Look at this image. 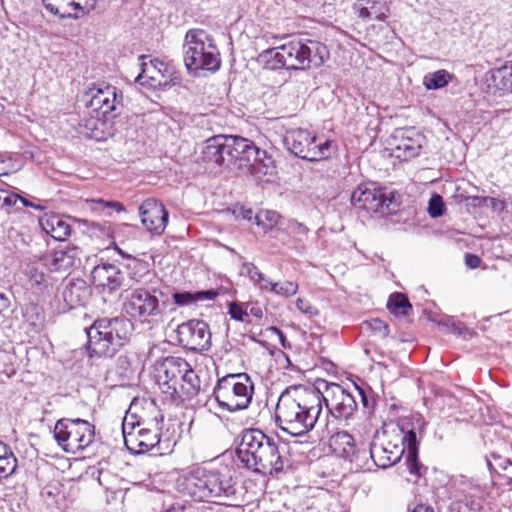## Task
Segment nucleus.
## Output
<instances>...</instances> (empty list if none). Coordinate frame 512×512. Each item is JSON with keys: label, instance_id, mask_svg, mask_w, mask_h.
Here are the masks:
<instances>
[{"label": "nucleus", "instance_id": "1", "mask_svg": "<svg viewBox=\"0 0 512 512\" xmlns=\"http://www.w3.org/2000/svg\"><path fill=\"white\" fill-rule=\"evenodd\" d=\"M290 436L304 440L290 441V457L299 453V463L307 464L313 442L309 441V432L314 428L321 413V391L311 384H290Z\"/></svg>", "mask_w": 512, "mask_h": 512}, {"label": "nucleus", "instance_id": "2", "mask_svg": "<svg viewBox=\"0 0 512 512\" xmlns=\"http://www.w3.org/2000/svg\"><path fill=\"white\" fill-rule=\"evenodd\" d=\"M176 489L183 496L196 502L228 504L236 499L237 485L231 470L207 469L197 467L180 475L176 480Z\"/></svg>", "mask_w": 512, "mask_h": 512}, {"label": "nucleus", "instance_id": "3", "mask_svg": "<svg viewBox=\"0 0 512 512\" xmlns=\"http://www.w3.org/2000/svg\"><path fill=\"white\" fill-rule=\"evenodd\" d=\"M154 375L164 399L179 405L194 398L200 390V379L182 357L168 356L155 364Z\"/></svg>", "mask_w": 512, "mask_h": 512}, {"label": "nucleus", "instance_id": "4", "mask_svg": "<svg viewBox=\"0 0 512 512\" xmlns=\"http://www.w3.org/2000/svg\"><path fill=\"white\" fill-rule=\"evenodd\" d=\"M133 324L125 316L96 319L86 328V349L90 358H112L128 341Z\"/></svg>", "mask_w": 512, "mask_h": 512}, {"label": "nucleus", "instance_id": "5", "mask_svg": "<svg viewBox=\"0 0 512 512\" xmlns=\"http://www.w3.org/2000/svg\"><path fill=\"white\" fill-rule=\"evenodd\" d=\"M183 60L189 72L220 69L221 58L214 37L202 28H191L184 36Z\"/></svg>", "mask_w": 512, "mask_h": 512}, {"label": "nucleus", "instance_id": "6", "mask_svg": "<svg viewBox=\"0 0 512 512\" xmlns=\"http://www.w3.org/2000/svg\"><path fill=\"white\" fill-rule=\"evenodd\" d=\"M161 294L155 288H129L122 294V311L131 323L134 320L149 326L156 325L165 313V304L159 299Z\"/></svg>", "mask_w": 512, "mask_h": 512}, {"label": "nucleus", "instance_id": "7", "mask_svg": "<svg viewBox=\"0 0 512 512\" xmlns=\"http://www.w3.org/2000/svg\"><path fill=\"white\" fill-rule=\"evenodd\" d=\"M254 394V384L246 373L228 374L220 378L213 397L222 410L236 412L247 409Z\"/></svg>", "mask_w": 512, "mask_h": 512}, {"label": "nucleus", "instance_id": "8", "mask_svg": "<svg viewBox=\"0 0 512 512\" xmlns=\"http://www.w3.org/2000/svg\"><path fill=\"white\" fill-rule=\"evenodd\" d=\"M408 449V431L401 428L376 432L370 444V456L375 465L387 469L397 464Z\"/></svg>", "mask_w": 512, "mask_h": 512}, {"label": "nucleus", "instance_id": "9", "mask_svg": "<svg viewBox=\"0 0 512 512\" xmlns=\"http://www.w3.org/2000/svg\"><path fill=\"white\" fill-rule=\"evenodd\" d=\"M53 434L65 452L77 454L93 443L95 426L80 418H61L55 423Z\"/></svg>", "mask_w": 512, "mask_h": 512}, {"label": "nucleus", "instance_id": "10", "mask_svg": "<svg viewBox=\"0 0 512 512\" xmlns=\"http://www.w3.org/2000/svg\"><path fill=\"white\" fill-rule=\"evenodd\" d=\"M85 106L89 116L95 119L98 124L105 125L116 117V111L122 107V93L115 86L104 87L92 86L85 92Z\"/></svg>", "mask_w": 512, "mask_h": 512}, {"label": "nucleus", "instance_id": "11", "mask_svg": "<svg viewBox=\"0 0 512 512\" xmlns=\"http://www.w3.org/2000/svg\"><path fill=\"white\" fill-rule=\"evenodd\" d=\"M351 202L356 208L367 211L370 214H393L398 210L396 194L381 188L376 183L360 184L351 195Z\"/></svg>", "mask_w": 512, "mask_h": 512}, {"label": "nucleus", "instance_id": "12", "mask_svg": "<svg viewBox=\"0 0 512 512\" xmlns=\"http://www.w3.org/2000/svg\"><path fill=\"white\" fill-rule=\"evenodd\" d=\"M327 55L326 46L322 43L290 34V58L295 61L290 63V70L320 67Z\"/></svg>", "mask_w": 512, "mask_h": 512}, {"label": "nucleus", "instance_id": "13", "mask_svg": "<svg viewBox=\"0 0 512 512\" xmlns=\"http://www.w3.org/2000/svg\"><path fill=\"white\" fill-rule=\"evenodd\" d=\"M322 383L325 391L321 393V403L324 402L329 414L338 420L350 419L357 409L355 397L337 383Z\"/></svg>", "mask_w": 512, "mask_h": 512}, {"label": "nucleus", "instance_id": "14", "mask_svg": "<svg viewBox=\"0 0 512 512\" xmlns=\"http://www.w3.org/2000/svg\"><path fill=\"white\" fill-rule=\"evenodd\" d=\"M179 344L191 351H206L211 346V332L203 320L191 319L177 327Z\"/></svg>", "mask_w": 512, "mask_h": 512}, {"label": "nucleus", "instance_id": "15", "mask_svg": "<svg viewBox=\"0 0 512 512\" xmlns=\"http://www.w3.org/2000/svg\"><path fill=\"white\" fill-rule=\"evenodd\" d=\"M141 73L137 81L142 86L152 89L165 87L173 80V67L158 58L151 59L149 56L141 55Z\"/></svg>", "mask_w": 512, "mask_h": 512}, {"label": "nucleus", "instance_id": "16", "mask_svg": "<svg viewBox=\"0 0 512 512\" xmlns=\"http://www.w3.org/2000/svg\"><path fill=\"white\" fill-rule=\"evenodd\" d=\"M227 165H234L237 169L243 170L256 156H265V150L259 149L255 144L243 137L226 136Z\"/></svg>", "mask_w": 512, "mask_h": 512}, {"label": "nucleus", "instance_id": "17", "mask_svg": "<svg viewBox=\"0 0 512 512\" xmlns=\"http://www.w3.org/2000/svg\"><path fill=\"white\" fill-rule=\"evenodd\" d=\"M265 442L257 451L254 462L249 470L260 474H278L283 471V460L278 445L274 440L266 436Z\"/></svg>", "mask_w": 512, "mask_h": 512}, {"label": "nucleus", "instance_id": "18", "mask_svg": "<svg viewBox=\"0 0 512 512\" xmlns=\"http://www.w3.org/2000/svg\"><path fill=\"white\" fill-rule=\"evenodd\" d=\"M141 221L144 227L152 234L161 235L168 223L169 213L165 206L153 198H148L141 204Z\"/></svg>", "mask_w": 512, "mask_h": 512}, {"label": "nucleus", "instance_id": "19", "mask_svg": "<svg viewBox=\"0 0 512 512\" xmlns=\"http://www.w3.org/2000/svg\"><path fill=\"white\" fill-rule=\"evenodd\" d=\"M266 435L259 429H245L236 449L237 458L243 467L249 469Z\"/></svg>", "mask_w": 512, "mask_h": 512}, {"label": "nucleus", "instance_id": "20", "mask_svg": "<svg viewBox=\"0 0 512 512\" xmlns=\"http://www.w3.org/2000/svg\"><path fill=\"white\" fill-rule=\"evenodd\" d=\"M80 249L74 245H61L43 257L44 265L53 272L66 271L80 262Z\"/></svg>", "mask_w": 512, "mask_h": 512}, {"label": "nucleus", "instance_id": "21", "mask_svg": "<svg viewBox=\"0 0 512 512\" xmlns=\"http://www.w3.org/2000/svg\"><path fill=\"white\" fill-rule=\"evenodd\" d=\"M92 283L97 288H102L112 293L122 286L124 275L118 266L110 263H101L95 266L91 272Z\"/></svg>", "mask_w": 512, "mask_h": 512}, {"label": "nucleus", "instance_id": "22", "mask_svg": "<svg viewBox=\"0 0 512 512\" xmlns=\"http://www.w3.org/2000/svg\"><path fill=\"white\" fill-rule=\"evenodd\" d=\"M160 442L158 429H151L143 425L128 437L127 449L134 454H143L153 450Z\"/></svg>", "mask_w": 512, "mask_h": 512}, {"label": "nucleus", "instance_id": "23", "mask_svg": "<svg viewBox=\"0 0 512 512\" xmlns=\"http://www.w3.org/2000/svg\"><path fill=\"white\" fill-rule=\"evenodd\" d=\"M70 218L60 214H45L39 219L41 229L53 239L65 241L71 235Z\"/></svg>", "mask_w": 512, "mask_h": 512}, {"label": "nucleus", "instance_id": "24", "mask_svg": "<svg viewBox=\"0 0 512 512\" xmlns=\"http://www.w3.org/2000/svg\"><path fill=\"white\" fill-rule=\"evenodd\" d=\"M352 8L364 21H385L389 12L387 4L382 0H356Z\"/></svg>", "mask_w": 512, "mask_h": 512}, {"label": "nucleus", "instance_id": "25", "mask_svg": "<svg viewBox=\"0 0 512 512\" xmlns=\"http://www.w3.org/2000/svg\"><path fill=\"white\" fill-rule=\"evenodd\" d=\"M243 173L250 174L257 184L262 182H271L272 178L276 174V167L271 157L267 156H256L252 159Z\"/></svg>", "mask_w": 512, "mask_h": 512}, {"label": "nucleus", "instance_id": "26", "mask_svg": "<svg viewBox=\"0 0 512 512\" xmlns=\"http://www.w3.org/2000/svg\"><path fill=\"white\" fill-rule=\"evenodd\" d=\"M90 295V287L80 279L70 281L62 291L63 300L70 309L85 305Z\"/></svg>", "mask_w": 512, "mask_h": 512}, {"label": "nucleus", "instance_id": "27", "mask_svg": "<svg viewBox=\"0 0 512 512\" xmlns=\"http://www.w3.org/2000/svg\"><path fill=\"white\" fill-rule=\"evenodd\" d=\"M226 135H215L205 141L202 159L207 163L217 165L227 164Z\"/></svg>", "mask_w": 512, "mask_h": 512}, {"label": "nucleus", "instance_id": "28", "mask_svg": "<svg viewBox=\"0 0 512 512\" xmlns=\"http://www.w3.org/2000/svg\"><path fill=\"white\" fill-rule=\"evenodd\" d=\"M393 138L394 143H390L392 150L396 153L397 158L405 160L418 156L424 141V136L420 133H417L416 137L405 136L404 133H401L400 139L398 136Z\"/></svg>", "mask_w": 512, "mask_h": 512}, {"label": "nucleus", "instance_id": "29", "mask_svg": "<svg viewBox=\"0 0 512 512\" xmlns=\"http://www.w3.org/2000/svg\"><path fill=\"white\" fill-rule=\"evenodd\" d=\"M329 447L336 456L345 460L353 461L356 455L355 440L346 431L332 434L329 439Z\"/></svg>", "mask_w": 512, "mask_h": 512}, {"label": "nucleus", "instance_id": "30", "mask_svg": "<svg viewBox=\"0 0 512 512\" xmlns=\"http://www.w3.org/2000/svg\"><path fill=\"white\" fill-rule=\"evenodd\" d=\"M334 148L335 145L333 141L325 140L323 143L317 144L316 138L312 137L307 153L303 154V150H298L297 145L295 143L293 145V148H290V153H293L296 157H299L301 159L314 162L328 158L331 155Z\"/></svg>", "mask_w": 512, "mask_h": 512}, {"label": "nucleus", "instance_id": "31", "mask_svg": "<svg viewBox=\"0 0 512 512\" xmlns=\"http://www.w3.org/2000/svg\"><path fill=\"white\" fill-rule=\"evenodd\" d=\"M419 443L417 440L416 432L411 429L408 430V449L406 451V465L411 475L415 476L416 479L423 477L428 468L424 466L418 458Z\"/></svg>", "mask_w": 512, "mask_h": 512}, {"label": "nucleus", "instance_id": "32", "mask_svg": "<svg viewBox=\"0 0 512 512\" xmlns=\"http://www.w3.org/2000/svg\"><path fill=\"white\" fill-rule=\"evenodd\" d=\"M218 293L213 290H205V291H183V292H175L172 295L174 303L178 306H189L192 304H196L198 302L210 301L214 300L217 297Z\"/></svg>", "mask_w": 512, "mask_h": 512}, {"label": "nucleus", "instance_id": "33", "mask_svg": "<svg viewBox=\"0 0 512 512\" xmlns=\"http://www.w3.org/2000/svg\"><path fill=\"white\" fill-rule=\"evenodd\" d=\"M387 309L396 317H408L413 311L408 297L401 292H394L389 296Z\"/></svg>", "mask_w": 512, "mask_h": 512}, {"label": "nucleus", "instance_id": "34", "mask_svg": "<svg viewBox=\"0 0 512 512\" xmlns=\"http://www.w3.org/2000/svg\"><path fill=\"white\" fill-rule=\"evenodd\" d=\"M447 512H487L483 502L471 495L452 501Z\"/></svg>", "mask_w": 512, "mask_h": 512}, {"label": "nucleus", "instance_id": "35", "mask_svg": "<svg viewBox=\"0 0 512 512\" xmlns=\"http://www.w3.org/2000/svg\"><path fill=\"white\" fill-rule=\"evenodd\" d=\"M491 84L499 91L512 93V65H505L493 71Z\"/></svg>", "mask_w": 512, "mask_h": 512}, {"label": "nucleus", "instance_id": "36", "mask_svg": "<svg viewBox=\"0 0 512 512\" xmlns=\"http://www.w3.org/2000/svg\"><path fill=\"white\" fill-rule=\"evenodd\" d=\"M491 458L494 463L487 458V466L490 472H495L499 475H503L507 479V484L512 483V461L509 458H504L497 453H491Z\"/></svg>", "mask_w": 512, "mask_h": 512}, {"label": "nucleus", "instance_id": "37", "mask_svg": "<svg viewBox=\"0 0 512 512\" xmlns=\"http://www.w3.org/2000/svg\"><path fill=\"white\" fill-rule=\"evenodd\" d=\"M17 468V458L11 449L3 443L0 445V480L11 476Z\"/></svg>", "mask_w": 512, "mask_h": 512}, {"label": "nucleus", "instance_id": "38", "mask_svg": "<svg viewBox=\"0 0 512 512\" xmlns=\"http://www.w3.org/2000/svg\"><path fill=\"white\" fill-rule=\"evenodd\" d=\"M453 75L447 70L441 69L428 73L423 78V84L427 90H438L448 85Z\"/></svg>", "mask_w": 512, "mask_h": 512}, {"label": "nucleus", "instance_id": "39", "mask_svg": "<svg viewBox=\"0 0 512 512\" xmlns=\"http://www.w3.org/2000/svg\"><path fill=\"white\" fill-rule=\"evenodd\" d=\"M279 49L284 50L285 46L282 45L278 48H272L265 50L261 55L260 58L263 59L265 63V67L267 69L271 70H277L282 69L285 67L286 64V57L282 52L279 51Z\"/></svg>", "mask_w": 512, "mask_h": 512}, {"label": "nucleus", "instance_id": "40", "mask_svg": "<svg viewBox=\"0 0 512 512\" xmlns=\"http://www.w3.org/2000/svg\"><path fill=\"white\" fill-rule=\"evenodd\" d=\"M45 9L53 15L62 18L70 16L72 0H42Z\"/></svg>", "mask_w": 512, "mask_h": 512}, {"label": "nucleus", "instance_id": "41", "mask_svg": "<svg viewBox=\"0 0 512 512\" xmlns=\"http://www.w3.org/2000/svg\"><path fill=\"white\" fill-rule=\"evenodd\" d=\"M145 425L144 421L137 419L135 415L127 414L122 422V433L124 438L125 446L128 447V437L132 435V433H137V430Z\"/></svg>", "mask_w": 512, "mask_h": 512}, {"label": "nucleus", "instance_id": "42", "mask_svg": "<svg viewBox=\"0 0 512 512\" xmlns=\"http://www.w3.org/2000/svg\"><path fill=\"white\" fill-rule=\"evenodd\" d=\"M308 231L309 230L305 225L298 223L297 221L292 222L290 220V233H292L296 238L294 248L298 252H302L305 249V241L308 238Z\"/></svg>", "mask_w": 512, "mask_h": 512}, {"label": "nucleus", "instance_id": "43", "mask_svg": "<svg viewBox=\"0 0 512 512\" xmlns=\"http://www.w3.org/2000/svg\"><path fill=\"white\" fill-rule=\"evenodd\" d=\"M287 395H288V387L285 388L281 392V395L279 397L278 403H277L276 408H275V413H274V416H273V420H274L275 426L278 429H280L283 433H288V428L285 426L286 419H284L282 417V413L285 414L286 413V409H285V407L281 406V402L283 401V399Z\"/></svg>", "mask_w": 512, "mask_h": 512}, {"label": "nucleus", "instance_id": "44", "mask_svg": "<svg viewBox=\"0 0 512 512\" xmlns=\"http://www.w3.org/2000/svg\"><path fill=\"white\" fill-rule=\"evenodd\" d=\"M280 216L278 213L274 211H260L254 217V220L258 226H263L264 228H272L274 227L279 220Z\"/></svg>", "mask_w": 512, "mask_h": 512}, {"label": "nucleus", "instance_id": "45", "mask_svg": "<svg viewBox=\"0 0 512 512\" xmlns=\"http://www.w3.org/2000/svg\"><path fill=\"white\" fill-rule=\"evenodd\" d=\"M445 212L443 198L439 194H433L428 202V213L432 218L441 217Z\"/></svg>", "mask_w": 512, "mask_h": 512}, {"label": "nucleus", "instance_id": "46", "mask_svg": "<svg viewBox=\"0 0 512 512\" xmlns=\"http://www.w3.org/2000/svg\"><path fill=\"white\" fill-rule=\"evenodd\" d=\"M355 389L358 392V395L361 398V402L363 405V408L368 412L371 413L374 410L376 401L374 396L372 395V390L369 387L368 389L359 387L355 385Z\"/></svg>", "mask_w": 512, "mask_h": 512}, {"label": "nucleus", "instance_id": "47", "mask_svg": "<svg viewBox=\"0 0 512 512\" xmlns=\"http://www.w3.org/2000/svg\"><path fill=\"white\" fill-rule=\"evenodd\" d=\"M365 324L371 331L378 334L382 338H386L390 333L388 324L379 318L366 321Z\"/></svg>", "mask_w": 512, "mask_h": 512}, {"label": "nucleus", "instance_id": "48", "mask_svg": "<svg viewBox=\"0 0 512 512\" xmlns=\"http://www.w3.org/2000/svg\"><path fill=\"white\" fill-rule=\"evenodd\" d=\"M91 202L94 204L93 209L97 211L104 212L108 209L115 210L118 213L125 211V207L117 201H105L102 199H97L92 200Z\"/></svg>", "mask_w": 512, "mask_h": 512}, {"label": "nucleus", "instance_id": "49", "mask_svg": "<svg viewBox=\"0 0 512 512\" xmlns=\"http://www.w3.org/2000/svg\"><path fill=\"white\" fill-rule=\"evenodd\" d=\"M81 135L85 139L101 142L113 137L114 134L111 130H82Z\"/></svg>", "mask_w": 512, "mask_h": 512}, {"label": "nucleus", "instance_id": "50", "mask_svg": "<svg viewBox=\"0 0 512 512\" xmlns=\"http://www.w3.org/2000/svg\"><path fill=\"white\" fill-rule=\"evenodd\" d=\"M232 213L235 218L247 221H252L255 217L253 210L244 205H235L232 209Z\"/></svg>", "mask_w": 512, "mask_h": 512}, {"label": "nucleus", "instance_id": "51", "mask_svg": "<svg viewBox=\"0 0 512 512\" xmlns=\"http://www.w3.org/2000/svg\"><path fill=\"white\" fill-rule=\"evenodd\" d=\"M229 315L232 319L237 321H245V317L248 316L246 310H244L243 306L240 303L232 302L229 304Z\"/></svg>", "mask_w": 512, "mask_h": 512}, {"label": "nucleus", "instance_id": "52", "mask_svg": "<svg viewBox=\"0 0 512 512\" xmlns=\"http://www.w3.org/2000/svg\"><path fill=\"white\" fill-rule=\"evenodd\" d=\"M296 308L303 314L313 316L317 314V309L311 305L310 301L306 298H298L295 302Z\"/></svg>", "mask_w": 512, "mask_h": 512}, {"label": "nucleus", "instance_id": "53", "mask_svg": "<svg viewBox=\"0 0 512 512\" xmlns=\"http://www.w3.org/2000/svg\"><path fill=\"white\" fill-rule=\"evenodd\" d=\"M71 7L78 8L84 12H90L96 8L98 0H72Z\"/></svg>", "mask_w": 512, "mask_h": 512}, {"label": "nucleus", "instance_id": "54", "mask_svg": "<svg viewBox=\"0 0 512 512\" xmlns=\"http://www.w3.org/2000/svg\"><path fill=\"white\" fill-rule=\"evenodd\" d=\"M20 195L9 193L7 190L5 191V194L3 195V201L1 202V209L2 208H8L16 205V203L19 201Z\"/></svg>", "mask_w": 512, "mask_h": 512}, {"label": "nucleus", "instance_id": "55", "mask_svg": "<svg viewBox=\"0 0 512 512\" xmlns=\"http://www.w3.org/2000/svg\"><path fill=\"white\" fill-rule=\"evenodd\" d=\"M259 272V269L252 263H245L242 266V273L248 275L252 281L256 280Z\"/></svg>", "mask_w": 512, "mask_h": 512}, {"label": "nucleus", "instance_id": "56", "mask_svg": "<svg viewBox=\"0 0 512 512\" xmlns=\"http://www.w3.org/2000/svg\"><path fill=\"white\" fill-rule=\"evenodd\" d=\"M465 264L470 269H476L481 264V258L476 254L466 253L465 254Z\"/></svg>", "mask_w": 512, "mask_h": 512}, {"label": "nucleus", "instance_id": "57", "mask_svg": "<svg viewBox=\"0 0 512 512\" xmlns=\"http://www.w3.org/2000/svg\"><path fill=\"white\" fill-rule=\"evenodd\" d=\"M491 319L494 320L496 325L504 326L505 323H512V312H505L504 314L493 316Z\"/></svg>", "mask_w": 512, "mask_h": 512}, {"label": "nucleus", "instance_id": "58", "mask_svg": "<svg viewBox=\"0 0 512 512\" xmlns=\"http://www.w3.org/2000/svg\"><path fill=\"white\" fill-rule=\"evenodd\" d=\"M408 511L409 512H434V509L432 506L428 504H424L422 502L416 503L414 506L411 504L408 505Z\"/></svg>", "mask_w": 512, "mask_h": 512}, {"label": "nucleus", "instance_id": "59", "mask_svg": "<svg viewBox=\"0 0 512 512\" xmlns=\"http://www.w3.org/2000/svg\"><path fill=\"white\" fill-rule=\"evenodd\" d=\"M19 201L22 203L23 206L32 208L34 210L42 211L45 209L44 205L36 204L22 196H20Z\"/></svg>", "mask_w": 512, "mask_h": 512}, {"label": "nucleus", "instance_id": "60", "mask_svg": "<svg viewBox=\"0 0 512 512\" xmlns=\"http://www.w3.org/2000/svg\"><path fill=\"white\" fill-rule=\"evenodd\" d=\"M451 326L453 332L456 333L457 335H463L468 330L466 325L460 321L452 322Z\"/></svg>", "mask_w": 512, "mask_h": 512}, {"label": "nucleus", "instance_id": "61", "mask_svg": "<svg viewBox=\"0 0 512 512\" xmlns=\"http://www.w3.org/2000/svg\"><path fill=\"white\" fill-rule=\"evenodd\" d=\"M114 248H115V250H116V251H117V252H118L122 257H124V258H128V259H131L135 267L143 265V263H142L140 260H138V259H136V258L132 257V256H131V255H129V254H126V253H125L123 250H121V249H120L116 244H114Z\"/></svg>", "mask_w": 512, "mask_h": 512}, {"label": "nucleus", "instance_id": "62", "mask_svg": "<svg viewBox=\"0 0 512 512\" xmlns=\"http://www.w3.org/2000/svg\"><path fill=\"white\" fill-rule=\"evenodd\" d=\"M253 282L259 284L261 289H268V284L270 283V281L266 280L264 274L261 272H259V276H257L256 280Z\"/></svg>", "mask_w": 512, "mask_h": 512}, {"label": "nucleus", "instance_id": "63", "mask_svg": "<svg viewBox=\"0 0 512 512\" xmlns=\"http://www.w3.org/2000/svg\"><path fill=\"white\" fill-rule=\"evenodd\" d=\"M253 282L259 284L261 289H268V284L270 283V281L266 280L264 274L261 272H259V276H257L256 280Z\"/></svg>", "mask_w": 512, "mask_h": 512}, {"label": "nucleus", "instance_id": "64", "mask_svg": "<svg viewBox=\"0 0 512 512\" xmlns=\"http://www.w3.org/2000/svg\"><path fill=\"white\" fill-rule=\"evenodd\" d=\"M267 290L274 291L276 293H283L284 288L282 286H280L279 283H272V282H270L268 284V289Z\"/></svg>", "mask_w": 512, "mask_h": 512}]
</instances>
